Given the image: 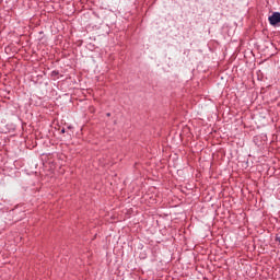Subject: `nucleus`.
<instances>
[{"label":"nucleus","mask_w":280,"mask_h":280,"mask_svg":"<svg viewBox=\"0 0 280 280\" xmlns=\"http://www.w3.org/2000/svg\"><path fill=\"white\" fill-rule=\"evenodd\" d=\"M268 21L272 27H280V12H273L269 15Z\"/></svg>","instance_id":"nucleus-1"},{"label":"nucleus","mask_w":280,"mask_h":280,"mask_svg":"<svg viewBox=\"0 0 280 280\" xmlns=\"http://www.w3.org/2000/svg\"><path fill=\"white\" fill-rule=\"evenodd\" d=\"M52 75H58V71H52Z\"/></svg>","instance_id":"nucleus-2"},{"label":"nucleus","mask_w":280,"mask_h":280,"mask_svg":"<svg viewBox=\"0 0 280 280\" xmlns=\"http://www.w3.org/2000/svg\"><path fill=\"white\" fill-rule=\"evenodd\" d=\"M65 132H66V130H65V128H62V129H61V133L65 135Z\"/></svg>","instance_id":"nucleus-3"}]
</instances>
